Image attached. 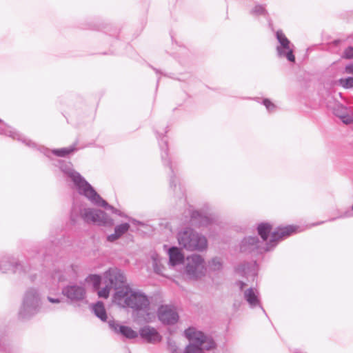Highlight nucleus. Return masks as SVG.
Masks as SVG:
<instances>
[{"mask_svg":"<svg viewBox=\"0 0 353 353\" xmlns=\"http://www.w3.org/2000/svg\"><path fill=\"white\" fill-rule=\"evenodd\" d=\"M106 276L116 288L113 295L115 304L123 308H130L137 314L140 312L148 314L150 304L148 297L143 292L134 290L126 285V278L121 270L114 268Z\"/></svg>","mask_w":353,"mask_h":353,"instance_id":"f257e3e1","label":"nucleus"},{"mask_svg":"<svg viewBox=\"0 0 353 353\" xmlns=\"http://www.w3.org/2000/svg\"><path fill=\"white\" fill-rule=\"evenodd\" d=\"M79 217L87 223H94L102 226H112L114 225L113 219L101 210L74 206L70 215L71 221L76 223Z\"/></svg>","mask_w":353,"mask_h":353,"instance_id":"f03ea898","label":"nucleus"},{"mask_svg":"<svg viewBox=\"0 0 353 353\" xmlns=\"http://www.w3.org/2000/svg\"><path fill=\"white\" fill-rule=\"evenodd\" d=\"M184 335L190 341L185 353H203V350H209L214 347L215 343L212 339L194 327L186 329Z\"/></svg>","mask_w":353,"mask_h":353,"instance_id":"7ed1b4c3","label":"nucleus"},{"mask_svg":"<svg viewBox=\"0 0 353 353\" xmlns=\"http://www.w3.org/2000/svg\"><path fill=\"white\" fill-rule=\"evenodd\" d=\"M41 297L35 288L28 289L23 295L22 303L19 311V318L28 319L37 314L41 307Z\"/></svg>","mask_w":353,"mask_h":353,"instance_id":"20e7f679","label":"nucleus"},{"mask_svg":"<svg viewBox=\"0 0 353 353\" xmlns=\"http://www.w3.org/2000/svg\"><path fill=\"white\" fill-rule=\"evenodd\" d=\"M177 238L179 245L189 251L202 252L208 247L206 238L191 228L179 232Z\"/></svg>","mask_w":353,"mask_h":353,"instance_id":"39448f33","label":"nucleus"},{"mask_svg":"<svg viewBox=\"0 0 353 353\" xmlns=\"http://www.w3.org/2000/svg\"><path fill=\"white\" fill-rule=\"evenodd\" d=\"M60 169L73 182L74 188L80 194L86 197L93 189L90 184L72 168V165L70 163H61Z\"/></svg>","mask_w":353,"mask_h":353,"instance_id":"423d86ee","label":"nucleus"},{"mask_svg":"<svg viewBox=\"0 0 353 353\" xmlns=\"http://www.w3.org/2000/svg\"><path fill=\"white\" fill-rule=\"evenodd\" d=\"M206 272L204 259L199 254H192L186 259L185 274L190 279H198Z\"/></svg>","mask_w":353,"mask_h":353,"instance_id":"0eeeda50","label":"nucleus"},{"mask_svg":"<svg viewBox=\"0 0 353 353\" xmlns=\"http://www.w3.org/2000/svg\"><path fill=\"white\" fill-rule=\"evenodd\" d=\"M276 37L279 42V45L276 46L277 55L279 57L286 58L290 62H294V45L281 30H278L276 32Z\"/></svg>","mask_w":353,"mask_h":353,"instance_id":"6e6552de","label":"nucleus"},{"mask_svg":"<svg viewBox=\"0 0 353 353\" xmlns=\"http://www.w3.org/2000/svg\"><path fill=\"white\" fill-rule=\"evenodd\" d=\"M297 228H298L296 226L293 225L277 228L275 231L272 232L270 241L267 243L266 246L262 249L265 251H269L270 249L276 246L278 241L295 232Z\"/></svg>","mask_w":353,"mask_h":353,"instance_id":"1a4fd4ad","label":"nucleus"},{"mask_svg":"<svg viewBox=\"0 0 353 353\" xmlns=\"http://www.w3.org/2000/svg\"><path fill=\"white\" fill-rule=\"evenodd\" d=\"M62 293L72 301H81L85 297V289L80 285H69L62 290Z\"/></svg>","mask_w":353,"mask_h":353,"instance_id":"9d476101","label":"nucleus"},{"mask_svg":"<svg viewBox=\"0 0 353 353\" xmlns=\"http://www.w3.org/2000/svg\"><path fill=\"white\" fill-rule=\"evenodd\" d=\"M158 316L163 323L168 325L174 324L179 320L177 312L168 305H162L159 308Z\"/></svg>","mask_w":353,"mask_h":353,"instance_id":"9b49d317","label":"nucleus"},{"mask_svg":"<svg viewBox=\"0 0 353 353\" xmlns=\"http://www.w3.org/2000/svg\"><path fill=\"white\" fill-rule=\"evenodd\" d=\"M86 198L96 205L103 207L106 210H111L112 213L117 214L120 216L125 217V215L122 212L109 205L105 200H103L94 190V188L91 192H90Z\"/></svg>","mask_w":353,"mask_h":353,"instance_id":"f8f14e48","label":"nucleus"},{"mask_svg":"<svg viewBox=\"0 0 353 353\" xmlns=\"http://www.w3.org/2000/svg\"><path fill=\"white\" fill-rule=\"evenodd\" d=\"M243 297L251 308L259 307L265 312L260 301V293L256 288H250L243 291Z\"/></svg>","mask_w":353,"mask_h":353,"instance_id":"ddd939ff","label":"nucleus"},{"mask_svg":"<svg viewBox=\"0 0 353 353\" xmlns=\"http://www.w3.org/2000/svg\"><path fill=\"white\" fill-rule=\"evenodd\" d=\"M109 327L117 334H121L123 336L132 339L136 338L138 334L132 328L125 325H120L114 320L108 321Z\"/></svg>","mask_w":353,"mask_h":353,"instance_id":"4468645a","label":"nucleus"},{"mask_svg":"<svg viewBox=\"0 0 353 353\" xmlns=\"http://www.w3.org/2000/svg\"><path fill=\"white\" fill-rule=\"evenodd\" d=\"M259 241L256 236H249L243 239L240 245L241 252H251L255 250L261 252Z\"/></svg>","mask_w":353,"mask_h":353,"instance_id":"2eb2a0df","label":"nucleus"},{"mask_svg":"<svg viewBox=\"0 0 353 353\" xmlns=\"http://www.w3.org/2000/svg\"><path fill=\"white\" fill-rule=\"evenodd\" d=\"M190 224L195 227H201L208 225L212 219L199 211H192L190 212Z\"/></svg>","mask_w":353,"mask_h":353,"instance_id":"dca6fc26","label":"nucleus"},{"mask_svg":"<svg viewBox=\"0 0 353 353\" xmlns=\"http://www.w3.org/2000/svg\"><path fill=\"white\" fill-rule=\"evenodd\" d=\"M141 336L148 343H155L161 340V336L156 329L150 326H145L139 331Z\"/></svg>","mask_w":353,"mask_h":353,"instance_id":"f3484780","label":"nucleus"},{"mask_svg":"<svg viewBox=\"0 0 353 353\" xmlns=\"http://www.w3.org/2000/svg\"><path fill=\"white\" fill-rule=\"evenodd\" d=\"M236 272L242 276H255L257 273V264L255 261L241 264L236 268Z\"/></svg>","mask_w":353,"mask_h":353,"instance_id":"a211bd4d","label":"nucleus"},{"mask_svg":"<svg viewBox=\"0 0 353 353\" xmlns=\"http://www.w3.org/2000/svg\"><path fill=\"white\" fill-rule=\"evenodd\" d=\"M333 113L345 124H350L353 121V117L349 114L348 109L341 105L336 104L333 109Z\"/></svg>","mask_w":353,"mask_h":353,"instance_id":"6ab92c4d","label":"nucleus"},{"mask_svg":"<svg viewBox=\"0 0 353 353\" xmlns=\"http://www.w3.org/2000/svg\"><path fill=\"white\" fill-rule=\"evenodd\" d=\"M168 254L169 263L172 266L181 263L184 260L183 254L176 247L170 248L168 250Z\"/></svg>","mask_w":353,"mask_h":353,"instance_id":"aec40b11","label":"nucleus"},{"mask_svg":"<svg viewBox=\"0 0 353 353\" xmlns=\"http://www.w3.org/2000/svg\"><path fill=\"white\" fill-rule=\"evenodd\" d=\"M130 224L125 223L118 225L114 228V232L107 236V240L110 242H114L119 239L124 234H125L130 229Z\"/></svg>","mask_w":353,"mask_h":353,"instance_id":"412c9836","label":"nucleus"},{"mask_svg":"<svg viewBox=\"0 0 353 353\" xmlns=\"http://www.w3.org/2000/svg\"><path fill=\"white\" fill-rule=\"evenodd\" d=\"M113 269L114 268H110L104 273L103 279L105 286L101 290H98V296L99 297L107 299L109 296L110 291L112 288H114L116 290L114 285L110 283L109 279L106 276L108 273Z\"/></svg>","mask_w":353,"mask_h":353,"instance_id":"4be33fe9","label":"nucleus"},{"mask_svg":"<svg viewBox=\"0 0 353 353\" xmlns=\"http://www.w3.org/2000/svg\"><path fill=\"white\" fill-rule=\"evenodd\" d=\"M92 311L94 314L102 321H107L108 316L104 305L102 302L99 301L95 305H94L92 307Z\"/></svg>","mask_w":353,"mask_h":353,"instance_id":"5701e85b","label":"nucleus"},{"mask_svg":"<svg viewBox=\"0 0 353 353\" xmlns=\"http://www.w3.org/2000/svg\"><path fill=\"white\" fill-rule=\"evenodd\" d=\"M0 134H6L13 139H21V135L0 119Z\"/></svg>","mask_w":353,"mask_h":353,"instance_id":"b1692460","label":"nucleus"},{"mask_svg":"<svg viewBox=\"0 0 353 353\" xmlns=\"http://www.w3.org/2000/svg\"><path fill=\"white\" fill-rule=\"evenodd\" d=\"M272 228L270 223H261L257 227L259 234L261 236L263 241H267L268 235Z\"/></svg>","mask_w":353,"mask_h":353,"instance_id":"393cba45","label":"nucleus"},{"mask_svg":"<svg viewBox=\"0 0 353 353\" xmlns=\"http://www.w3.org/2000/svg\"><path fill=\"white\" fill-rule=\"evenodd\" d=\"M222 261L221 259L214 257L208 262V268L212 271H218L222 268Z\"/></svg>","mask_w":353,"mask_h":353,"instance_id":"a878e982","label":"nucleus"},{"mask_svg":"<svg viewBox=\"0 0 353 353\" xmlns=\"http://www.w3.org/2000/svg\"><path fill=\"white\" fill-rule=\"evenodd\" d=\"M76 150V148L74 145H72L69 148H63L61 149L54 150L52 151L53 154L59 157H65L66 155L72 153Z\"/></svg>","mask_w":353,"mask_h":353,"instance_id":"bb28decb","label":"nucleus"},{"mask_svg":"<svg viewBox=\"0 0 353 353\" xmlns=\"http://www.w3.org/2000/svg\"><path fill=\"white\" fill-rule=\"evenodd\" d=\"M10 270H14L13 263L10 262L8 259H3L0 262V272H7Z\"/></svg>","mask_w":353,"mask_h":353,"instance_id":"cd10ccee","label":"nucleus"},{"mask_svg":"<svg viewBox=\"0 0 353 353\" xmlns=\"http://www.w3.org/2000/svg\"><path fill=\"white\" fill-rule=\"evenodd\" d=\"M160 146L162 150L161 158L164 161V163L170 165V163L169 160H166V157H168L167 152V141L162 139V143H160Z\"/></svg>","mask_w":353,"mask_h":353,"instance_id":"c85d7f7f","label":"nucleus"},{"mask_svg":"<svg viewBox=\"0 0 353 353\" xmlns=\"http://www.w3.org/2000/svg\"><path fill=\"white\" fill-rule=\"evenodd\" d=\"M152 259L153 261V267L154 271L158 274H162L161 265L159 264L160 263L159 256L157 254H153L152 255Z\"/></svg>","mask_w":353,"mask_h":353,"instance_id":"c756f323","label":"nucleus"},{"mask_svg":"<svg viewBox=\"0 0 353 353\" xmlns=\"http://www.w3.org/2000/svg\"><path fill=\"white\" fill-rule=\"evenodd\" d=\"M88 280H89V281H90L92 283L93 288L95 290H99L101 282V278L100 276L97 275V274L90 275L88 277Z\"/></svg>","mask_w":353,"mask_h":353,"instance_id":"7c9ffc66","label":"nucleus"},{"mask_svg":"<svg viewBox=\"0 0 353 353\" xmlns=\"http://www.w3.org/2000/svg\"><path fill=\"white\" fill-rule=\"evenodd\" d=\"M339 83L345 88H353V77L341 79Z\"/></svg>","mask_w":353,"mask_h":353,"instance_id":"2f4dec72","label":"nucleus"},{"mask_svg":"<svg viewBox=\"0 0 353 353\" xmlns=\"http://www.w3.org/2000/svg\"><path fill=\"white\" fill-rule=\"evenodd\" d=\"M251 13L252 14H256V15H259V14L265 15L267 13V12H266V10L265 9L264 6H263L261 5H256L254 6V8L252 9Z\"/></svg>","mask_w":353,"mask_h":353,"instance_id":"473e14b6","label":"nucleus"},{"mask_svg":"<svg viewBox=\"0 0 353 353\" xmlns=\"http://www.w3.org/2000/svg\"><path fill=\"white\" fill-rule=\"evenodd\" d=\"M263 103L269 112H273L275 110V105L273 104L269 99H264Z\"/></svg>","mask_w":353,"mask_h":353,"instance_id":"72a5a7b5","label":"nucleus"},{"mask_svg":"<svg viewBox=\"0 0 353 353\" xmlns=\"http://www.w3.org/2000/svg\"><path fill=\"white\" fill-rule=\"evenodd\" d=\"M343 57L347 59L353 58V47H348L344 51Z\"/></svg>","mask_w":353,"mask_h":353,"instance_id":"f704fd0d","label":"nucleus"},{"mask_svg":"<svg viewBox=\"0 0 353 353\" xmlns=\"http://www.w3.org/2000/svg\"><path fill=\"white\" fill-rule=\"evenodd\" d=\"M52 279H53L54 282H55L56 283H58L59 282H60L62 280L61 276L60 275L59 272H56L52 276Z\"/></svg>","mask_w":353,"mask_h":353,"instance_id":"c9c22d12","label":"nucleus"},{"mask_svg":"<svg viewBox=\"0 0 353 353\" xmlns=\"http://www.w3.org/2000/svg\"><path fill=\"white\" fill-rule=\"evenodd\" d=\"M345 72L347 74H353V64H349L345 66Z\"/></svg>","mask_w":353,"mask_h":353,"instance_id":"e433bc0d","label":"nucleus"},{"mask_svg":"<svg viewBox=\"0 0 353 353\" xmlns=\"http://www.w3.org/2000/svg\"><path fill=\"white\" fill-rule=\"evenodd\" d=\"M8 349V345L5 343V341H0V351L1 352H7Z\"/></svg>","mask_w":353,"mask_h":353,"instance_id":"4c0bfd02","label":"nucleus"},{"mask_svg":"<svg viewBox=\"0 0 353 353\" xmlns=\"http://www.w3.org/2000/svg\"><path fill=\"white\" fill-rule=\"evenodd\" d=\"M236 285L239 288L240 290H243V288L246 285V283L243 281H239L236 283Z\"/></svg>","mask_w":353,"mask_h":353,"instance_id":"58836bf2","label":"nucleus"},{"mask_svg":"<svg viewBox=\"0 0 353 353\" xmlns=\"http://www.w3.org/2000/svg\"><path fill=\"white\" fill-rule=\"evenodd\" d=\"M241 301H236L233 303V307L234 308L235 310H238L239 309V307H241Z\"/></svg>","mask_w":353,"mask_h":353,"instance_id":"ea45409f","label":"nucleus"},{"mask_svg":"<svg viewBox=\"0 0 353 353\" xmlns=\"http://www.w3.org/2000/svg\"><path fill=\"white\" fill-rule=\"evenodd\" d=\"M48 300L50 302V303H60V300L59 299H54V298H52L50 296H48Z\"/></svg>","mask_w":353,"mask_h":353,"instance_id":"a19ab883","label":"nucleus"},{"mask_svg":"<svg viewBox=\"0 0 353 353\" xmlns=\"http://www.w3.org/2000/svg\"><path fill=\"white\" fill-rule=\"evenodd\" d=\"M353 216L351 212H346L344 215L341 216V217H350Z\"/></svg>","mask_w":353,"mask_h":353,"instance_id":"79ce46f5","label":"nucleus"},{"mask_svg":"<svg viewBox=\"0 0 353 353\" xmlns=\"http://www.w3.org/2000/svg\"><path fill=\"white\" fill-rule=\"evenodd\" d=\"M173 183H174V180H173V179H172V180L170 181V185H171V186H172V185H173Z\"/></svg>","mask_w":353,"mask_h":353,"instance_id":"37998d69","label":"nucleus"},{"mask_svg":"<svg viewBox=\"0 0 353 353\" xmlns=\"http://www.w3.org/2000/svg\"><path fill=\"white\" fill-rule=\"evenodd\" d=\"M352 210L353 211V204H352Z\"/></svg>","mask_w":353,"mask_h":353,"instance_id":"c03bdc74","label":"nucleus"}]
</instances>
